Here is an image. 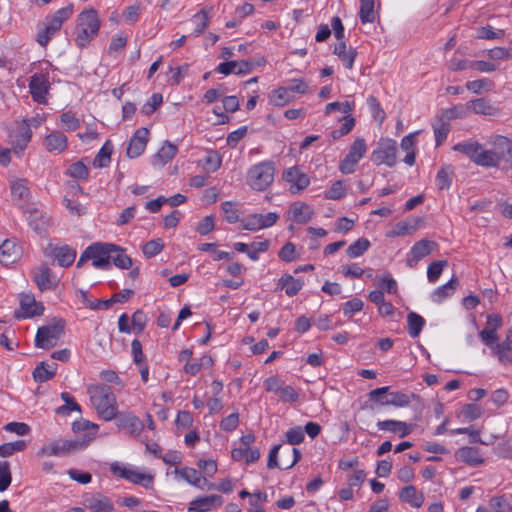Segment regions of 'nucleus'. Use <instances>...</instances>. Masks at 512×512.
I'll return each instance as SVG.
<instances>
[{
  "label": "nucleus",
  "instance_id": "obj_26",
  "mask_svg": "<svg viewBox=\"0 0 512 512\" xmlns=\"http://www.w3.org/2000/svg\"><path fill=\"white\" fill-rule=\"evenodd\" d=\"M48 255L56 260L59 266L69 267L74 263L77 252L68 245H57L50 248Z\"/></svg>",
  "mask_w": 512,
  "mask_h": 512
},
{
  "label": "nucleus",
  "instance_id": "obj_12",
  "mask_svg": "<svg viewBox=\"0 0 512 512\" xmlns=\"http://www.w3.org/2000/svg\"><path fill=\"white\" fill-rule=\"evenodd\" d=\"M32 137V131L29 128L27 121H21L9 133V144L12 147L13 153L20 157L26 149Z\"/></svg>",
  "mask_w": 512,
  "mask_h": 512
},
{
  "label": "nucleus",
  "instance_id": "obj_23",
  "mask_svg": "<svg viewBox=\"0 0 512 512\" xmlns=\"http://www.w3.org/2000/svg\"><path fill=\"white\" fill-rule=\"evenodd\" d=\"M22 255V249L15 238L6 239L0 245V263L8 266Z\"/></svg>",
  "mask_w": 512,
  "mask_h": 512
},
{
  "label": "nucleus",
  "instance_id": "obj_1",
  "mask_svg": "<svg viewBox=\"0 0 512 512\" xmlns=\"http://www.w3.org/2000/svg\"><path fill=\"white\" fill-rule=\"evenodd\" d=\"M99 426L88 420L81 419L73 423L72 429L79 435L76 439L58 438L44 444L38 451L40 456L63 457L71 452L84 449L96 437Z\"/></svg>",
  "mask_w": 512,
  "mask_h": 512
},
{
  "label": "nucleus",
  "instance_id": "obj_59",
  "mask_svg": "<svg viewBox=\"0 0 512 512\" xmlns=\"http://www.w3.org/2000/svg\"><path fill=\"white\" fill-rule=\"evenodd\" d=\"M482 414V409L476 404H466L461 411L458 413V418H462L463 421H474L478 419Z\"/></svg>",
  "mask_w": 512,
  "mask_h": 512
},
{
  "label": "nucleus",
  "instance_id": "obj_61",
  "mask_svg": "<svg viewBox=\"0 0 512 512\" xmlns=\"http://www.w3.org/2000/svg\"><path fill=\"white\" fill-rule=\"evenodd\" d=\"M112 149L108 143L98 151L97 155L93 160V166L96 168H103L109 165L111 159Z\"/></svg>",
  "mask_w": 512,
  "mask_h": 512
},
{
  "label": "nucleus",
  "instance_id": "obj_6",
  "mask_svg": "<svg viewBox=\"0 0 512 512\" xmlns=\"http://www.w3.org/2000/svg\"><path fill=\"white\" fill-rule=\"evenodd\" d=\"M275 165L272 161H262L247 171L246 182L255 191H265L274 181Z\"/></svg>",
  "mask_w": 512,
  "mask_h": 512
},
{
  "label": "nucleus",
  "instance_id": "obj_36",
  "mask_svg": "<svg viewBox=\"0 0 512 512\" xmlns=\"http://www.w3.org/2000/svg\"><path fill=\"white\" fill-rule=\"evenodd\" d=\"M468 107L470 109V113L484 116H495L499 112V109L486 98L470 100L468 101Z\"/></svg>",
  "mask_w": 512,
  "mask_h": 512
},
{
  "label": "nucleus",
  "instance_id": "obj_7",
  "mask_svg": "<svg viewBox=\"0 0 512 512\" xmlns=\"http://www.w3.org/2000/svg\"><path fill=\"white\" fill-rule=\"evenodd\" d=\"M110 471L114 476L125 479L130 483L141 485L146 489L151 488L153 485V475L142 472L139 468L128 463L115 461L110 464Z\"/></svg>",
  "mask_w": 512,
  "mask_h": 512
},
{
  "label": "nucleus",
  "instance_id": "obj_18",
  "mask_svg": "<svg viewBox=\"0 0 512 512\" xmlns=\"http://www.w3.org/2000/svg\"><path fill=\"white\" fill-rule=\"evenodd\" d=\"M436 247V243L427 240L422 239L413 244L410 251L407 253L406 256V264L410 268H414L420 260H422L424 257L428 256L433 249Z\"/></svg>",
  "mask_w": 512,
  "mask_h": 512
},
{
  "label": "nucleus",
  "instance_id": "obj_62",
  "mask_svg": "<svg viewBox=\"0 0 512 512\" xmlns=\"http://www.w3.org/2000/svg\"><path fill=\"white\" fill-rule=\"evenodd\" d=\"M66 173L70 177L79 180H85L89 176V170L82 161L71 164Z\"/></svg>",
  "mask_w": 512,
  "mask_h": 512
},
{
  "label": "nucleus",
  "instance_id": "obj_56",
  "mask_svg": "<svg viewBox=\"0 0 512 512\" xmlns=\"http://www.w3.org/2000/svg\"><path fill=\"white\" fill-rule=\"evenodd\" d=\"M448 266L446 260L433 261L427 268V279L430 283H436L441 276L443 269Z\"/></svg>",
  "mask_w": 512,
  "mask_h": 512
},
{
  "label": "nucleus",
  "instance_id": "obj_4",
  "mask_svg": "<svg viewBox=\"0 0 512 512\" xmlns=\"http://www.w3.org/2000/svg\"><path fill=\"white\" fill-rule=\"evenodd\" d=\"M73 14V5L60 8L53 14L45 17L42 24L38 27L36 41L41 47H46L50 40L61 29L63 23Z\"/></svg>",
  "mask_w": 512,
  "mask_h": 512
},
{
  "label": "nucleus",
  "instance_id": "obj_31",
  "mask_svg": "<svg viewBox=\"0 0 512 512\" xmlns=\"http://www.w3.org/2000/svg\"><path fill=\"white\" fill-rule=\"evenodd\" d=\"M418 134H419V131L412 132V133L404 136L400 143V147H401L402 151L405 152V157H404L403 161L408 166H413L415 164L416 153H417L416 137Z\"/></svg>",
  "mask_w": 512,
  "mask_h": 512
},
{
  "label": "nucleus",
  "instance_id": "obj_21",
  "mask_svg": "<svg viewBox=\"0 0 512 512\" xmlns=\"http://www.w3.org/2000/svg\"><path fill=\"white\" fill-rule=\"evenodd\" d=\"M223 498L220 495L212 494L193 499L188 506V512H211L221 507Z\"/></svg>",
  "mask_w": 512,
  "mask_h": 512
},
{
  "label": "nucleus",
  "instance_id": "obj_43",
  "mask_svg": "<svg viewBox=\"0 0 512 512\" xmlns=\"http://www.w3.org/2000/svg\"><path fill=\"white\" fill-rule=\"evenodd\" d=\"M57 370V364H47L45 362L39 363L34 371H33V378L36 382H46L52 379Z\"/></svg>",
  "mask_w": 512,
  "mask_h": 512
},
{
  "label": "nucleus",
  "instance_id": "obj_51",
  "mask_svg": "<svg viewBox=\"0 0 512 512\" xmlns=\"http://www.w3.org/2000/svg\"><path fill=\"white\" fill-rule=\"evenodd\" d=\"M110 261L120 269H129L132 266L131 258L125 253V250L116 245V250H113Z\"/></svg>",
  "mask_w": 512,
  "mask_h": 512
},
{
  "label": "nucleus",
  "instance_id": "obj_32",
  "mask_svg": "<svg viewBox=\"0 0 512 512\" xmlns=\"http://www.w3.org/2000/svg\"><path fill=\"white\" fill-rule=\"evenodd\" d=\"M493 353L500 363L504 365L512 363V327L507 330L505 340L496 344Z\"/></svg>",
  "mask_w": 512,
  "mask_h": 512
},
{
  "label": "nucleus",
  "instance_id": "obj_64",
  "mask_svg": "<svg viewBox=\"0 0 512 512\" xmlns=\"http://www.w3.org/2000/svg\"><path fill=\"white\" fill-rule=\"evenodd\" d=\"M452 182V171L448 167L441 168L436 175L435 183L439 190L448 189Z\"/></svg>",
  "mask_w": 512,
  "mask_h": 512
},
{
  "label": "nucleus",
  "instance_id": "obj_25",
  "mask_svg": "<svg viewBox=\"0 0 512 512\" xmlns=\"http://www.w3.org/2000/svg\"><path fill=\"white\" fill-rule=\"evenodd\" d=\"M455 458L471 467H478L484 463L480 449L474 446H464L455 451Z\"/></svg>",
  "mask_w": 512,
  "mask_h": 512
},
{
  "label": "nucleus",
  "instance_id": "obj_57",
  "mask_svg": "<svg viewBox=\"0 0 512 512\" xmlns=\"http://www.w3.org/2000/svg\"><path fill=\"white\" fill-rule=\"evenodd\" d=\"M492 87H493V82L487 78L468 81L466 83L467 90H469L470 92H472L474 94L488 92L492 89Z\"/></svg>",
  "mask_w": 512,
  "mask_h": 512
},
{
  "label": "nucleus",
  "instance_id": "obj_33",
  "mask_svg": "<svg viewBox=\"0 0 512 512\" xmlns=\"http://www.w3.org/2000/svg\"><path fill=\"white\" fill-rule=\"evenodd\" d=\"M214 360L209 354H203L200 358H193L189 363L183 365V371L189 376H196L202 370L211 369Z\"/></svg>",
  "mask_w": 512,
  "mask_h": 512
},
{
  "label": "nucleus",
  "instance_id": "obj_46",
  "mask_svg": "<svg viewBox=\"0 0 512 512\" xmlns=\"http://www.w3.org/2000/svg\"><path fill=\"white\" fill-rule=\"evenodd\" d=\"M348 186L344 180L332 182L331 186L324 192L323 197L328 200H340L347 195Z\"/></svg>",
  "mask_w": 512,
  "mask_h": 512
},
{
  "label": "nucleus",
  "instance_id": "obj_17",
  "mask_svg": "<svg viewBox=\"0 0 512 512\" xmlns=\"http://www.w3.org/2000/svg\"><path fill=\"white\" fill-rule=\"evenodd\" d=\"M33 280L41 291L55 290L59 284L58 277L46 264L34 269Z\"/></svg>",
  "mask_w": 512,
  "mask_h": 512
},
{
  "label": "nucleus",
  "instance_id": "obj_52",
  "mask_svg": "<svg viewBox=\"0 0 512 512\" xmlns=\"http://www.w3.org/2000/svg\"><path fill=\"white\" fill-rule=\"evenodd\" d=\"M268 501V495L266 492L257 491L251 495V499L248 500L247 512H264V503Z\"/></svg>",
  "mask_w": 512,
  "mask_h": 512
},
{
  "label": "nucleus",
  "instance_id": "obj_60",
  "mask_svg": "<svg viewBox=\"0 0 512 512\" xmlns=\"http://www.w3.org/2000/svg\"><path fill=\"white\" fill-rule=\"evenodd\" d=\"M477 37L487 40L502 39L505 37V31L503 29H495L491 25H486L478 28Z\"/></svg>",
  "mask_w": 512,
  "mask_h": 512
},
{
  "label": "nucleus",
  "instance_id": "obj_9",
  "mask_svg": "<svg viewBox=\"0 0 512 512\" xmlns=\"http://www.w3.org/2000/svg\"><path fill=\"white\" fill-rule=\"evenodd\" d=\"M397 142L390 138L380 139L371 153V161L379 166L393 167L397 163Z\"/></svg>",
  "mask_w": 512,
  "mask_h": 512
},
{
  "label": "nucleus",
  "instance_id": "obj_35",
  "mask_svg": "<svg viewBox=\"0 0 512 512\" xmlns=\"http://www.w3.org/2000/svg\"><path fill=\"white\" fill-rule=\"evenodd\" d=\"M399 499L413 508H420L424 503V494L413 485L403 487L399 492Z\"/></svg>",
  "mask_w": 512,
  "mask_h": 512
},
{
  "label": "nucleus",
  "instance_id": "obj_34",
  "mask_svg": "<svg viewBox=\"0 0 512 512\" xmlns=\"http://www.w3.org/2000/svg\"><path fill=\"white\" fill-rule=\"evenodd\" d=\"M333 53L337 55L346 69H352L357 56V51L353 47H347L345 42L340 41L335 44Z\"/></svg>",
  "mask_w": 512,
  "mask_h": 512
},
{
  "label": "nucleus",
  "instance_id": "obj_40",
  "mask_svg": "<svg viewBox=\"0 0 512 512\" xmlns=\"http://www.w3.org/2000/svg\"><path fill=\"white\" fill-rule=\"evenodd\" d=\"M294 100L287 87L279 86L268 95V103L273 107H283Z\"/></svg>",
  "mask_w": 512,
  "mask_h": 512
},
{
  "label": "nucleus",
  "instance_id": "obj_55",
  "mask_svg": "<svg viewBox=\"0 0 512 512\" xmlns=\"http://www.w3.org/2000/svg\"><path fill=\"white\" fill-rule=\"evenodd\" d=\"M27 443L25 440H17L0 445V456L3 458L9 457L16 452L25 450Z\"/></svg>",
  "mask_w": 512,
  "mask_h": 512
},
{
  "label": "nucleus",
  "instance_id": "obj_11",
  "mask_svg": "<svg viewBox=\"0 0 512 512\" xmlns=\"http://www.w3.org/2000/svg\"><path fill=\"white\" fill-rule=\"evenodd\" d=\"M367 152V144L363 138H357L352 143L348 154L339 164V171L342 174L348 175L352 174L360 162V160L364 157Z\"/></svg>",
  "mask_w": 512,
  "mask_h": 512
},
{
  "label": "nucleus",
  "instance_id": "obj_15",
  "mask_svg": "<svg viewBox=\"0 0 512 512\" xmlns=\"http://www.w3.org/2000/svg\"><path fill=\"white\" fill-rule=\"evenodd\" d=\"M29 92L32 99L39 104H46L50 90L49 76L45 73H35L29 80Z\"/></svg>",
  "mask_w": 512,
  "mask_h": 512
},
{
  "label": "nucleus",
  "instance_id": "obj_58",
  "mask_svg": "<svg viewBox=\"0 0 512 512\" xmlns=\"http://www.w3.org/2000/svg\"><path fill=\"white\" fill-rule=\"evenodd\" d=\"M480 146L481 145L477 142L468 141V142H461V143L456 144L453 147V149L455 151L465 154L474 162L476 155L480 149Z\"/></svg>",
  "mask_w": 512,
  "mask_h": 512
},
{
  "label": "nucleus",
  "instance_id": "obj_8",
  "mask_svg": "<svg viewBox=\"0 0 512 512\" xmlns=\"http://www.w3.org/2000/svg\"><path fill=\"white\" fill-rule=\"evenodd\" d=\"M64 333V321L54 319L51 323L38 328L35 336V346L41 349L55 347Z\"/></svg>",
  "mask_w": 512,
  "mask_h": 512
},
{
  "label": "nucleus",
  "instance_id": "obj_37",
  "mask_svg": "<svg viewBox=\"0 0 512 512\" xmlns=\"http://www.w3.org/2000/svg\"><path fill=\"white\" fill-rule=\"evenodd\" d=\"M291 219L297 224H305L311 220L313 209L304 202H294L289 210Z\"/></svg>",
  "mask_w": 512,
  "mask_h": 512
},
{
  "label": "nucleus",
  "instance_id": "obj_24",
  "mask_svg": "<svg viewBox=\"0 0 512 512\" xmlns=\"http://www.w3.org/2000/svg\"><path fill=\"white\" fill-rule=\"evenodd\" d=\"M83 504L91 512H114L115 507L111 499L103 494H87Z\"/></svg>",
  "mask_w": 512,
  "mask_h": 512
},
{
  "label": "nucleus",
  "instance_id": "obj_14",
  "mask_svg": "<svg viewBox=\"0 0 512 512\" xmlns=\"http://www.w3.org/2000/svg\"><path fill=\"white\" fill-rule=\"evenodd\" d=\"M283 180L289 185L291 194H299L310 185V177L299 166H292L283 171Z\"/></svg>",
  "mask_w": 512,
  "mask_h": 512
},
{
  "label": "nucleus",
  "instance_id": "obj_47",
  "mask_svg": "<svg viewBox=\"0 0 512 512\" xmlns=\"http://www.w3.org/2000/svg\"><path fill=\"white\" fill-rule=\"evenodd\" d=\"M491 144L495 148V151L502 160L507 154H510L512 151V145L509 138L502 136V135H496L492 138Z\"/></svg>",
  "mask_w": 512,
  "mask_h": 512
},
{
  "label": "nucleus",
  "instance_id": "obj_53",
  "mask_svg": "<svg viewBox=\"0 0 512 512\" xmlns=\"http://www.w3.org/2000/svg\"><path fill=\"white\" fill-rule=\"evenodd\" d=\"M370 247V241L366 238H359L353 242L346 250L348 257L358 258L362 256Z\"/></svg>",
  "mask_w": 512,
  "mask_h": 512
},
{
  "label": "nucleus",
  "instance_id": "obj_22",
  "mask_svg": "<svg viewBox=\"0 0 512 512\" xmlns=\"http://www.w3.org/2000/svg\"><path fill=\"white\" fill-rule=\"evenodd\" d=\"M423 224V218L412 217L404 221L396 223L391 230L386 232V237H402L406 235H412L415 233Z\"/></svg>",
  "mask_w": 512,
  "mask_h": 512
},
{
  "label": "nucleus",
  "instance_id": "obj_20",
  "mask_svg": "<svg viewBox=\"0 0 512 512\" xmlns=\"http://www.w3.org/2000/svg\"><path fill=\"white\" fill-rule=\"evenodd\" d=\"M149 141V130L141 127L135 131L127 146V156L129 158H137L143 154Z\"/></svg>",
  "mask_w": 512,
  "mask_h": 512
},
{
  "label": "nucleus",
  "instance_id": "obj_5",
  "mask_svg": "<svg viewBox=\"0 0 512 512\" xmlns=\"http://www.w3.org/2000/svg\"><path fill=\"white\" fill-rule=\"evenodd\" d=\"M116 250V245L107 242H94L90 244L81 254L77 267L80 268L83 264L91 260L92 266L96 269L106 270L110 268V258Z\"/></svg>",
  "mask_w": 512,
  "mask_h": 512
},
{
  "label": "nucleus",
  "instance_id": "obj_45",
  "mask_svg": "<svg viewBox=\"0 0 512 512\" xmlns=\"http://www.w3.org/2000/svg\"><path fill=\"white\" fill-rule=\"evenodd\" d=\"M457 279L452 277L447 283L437 287L431 294V300L435 303H440L447 297L451 296L457 286Z\"/></svg>",
  "mask_w": 512,
  "mask_h": 512
},
{
  "label": "nucleus",
  "instance_id": "obj_27",
  "mask_svg": "<svg viewBox=\"0 0 512 512\" xmlns=\"http://www.w3.org/2000/svg\"><path fill=\"white\" fill-rule=\"evenodd\" d=\"M377 427L381 431L396 434L399 438H404L412 433L413 426L400 420H381L377 422Z\"/></svg>",
  "mask_w": 512,
  "mask_h": 512
},
{
  "label": "nucleus",
  "instance_id": "obj_10",
  "mask_svg": "<svg viewBox=\"0 0 512 512\" xmlns=\"http://www.w3.org/2000/svg\"><path fill=\"white\" fill-rule=\"evenodd\" d=\"M389 387L376 388L369 392V399L378 401L382 406H394L397 408H403L410 405L412 400L415 398L413 393L404 392H390L386 398L381 399L380 396L387 393Z\"/></svg>",
  "mask_w": 512,
  "mask_h": 512
},
{
  "label": "nucleus",
  "instance_id": "obj_19",
  "mask_svg": "<svg viewBox=\"0 0 512 512\" xmlns=\"http://www.w3.org/2000/svg\"><path fill=\"white\" fill-rule=\"evenodd\" d=\"M116 425L119 429L125 430L131 436H138L144 429L143 422L132 412H117Z\"/></svg>",
  "mask_w": 512,
  "mask_h": 512
},
{
  "label": "nucleus",
  "instance_id": "obj_13",
  "mask_svg": "<svg viewBox=\"0 0 512 512\" xmlns=\"http://www.w3.org/2000/svg\"><path fill=\"white\" fill-rule=\"evenodd\" d=\"M278 219L279 214L276 212H268L266 214L254 213L241 220V227L244 230L256 232L272 227Z\"/></svg>",
  "mask_w": 512,
  "mask_h": 512
},
{
  "label": "nucleus",
  "instance_id": "obj_30",
  "mask_svg": "<svg viewBox=\"0 0 512 512\" xmlns=\"http://www.w3.org/2000/svg\"><path fill=\"white\" fill-rule=\"evenodd\" d=\"M175 474L178 475L183 480H185L190 485L199 489H205V487H207L209 483L207 479L204 476H202V474L198 470L194 468H176Z\"/></svg>",
  "mask_w": 512,
  "mask_h": 512
},
{
  "label": "nucleus",
  "instance_id": "obj_54",
  "mask_svg": "<svg viewBox=\"0 0 512 512\" xmlns=\"http://www.w3.org/2000/svg\"><path fill=\"white\" fill-rule=\"evenodd\" d=\"M359 17L362 23H372L375 20L374 0H361Z\"/></svg>",
  "mask_w": 512,
  "mask_h": 512
},
{
  "label": "nucleus",
  "instance_id": "obj_38",
  "mask_svg": "<svg viewBox=\"0 0 512 512\" xmlns=\"http://www.w3.org/2000/svg\"><path fill=\"white\" fill-rule=\"evenodd\" d=\"M11 195L14 202H26L30 197L28 181L24 178L10 180Z\"/></svg>",
  "mask_w": 512,
  "mask_h": 512
},
{
  "label": "nucleus",
  "instance_id": "obj_42",
  "mask_svg": "<svg viewBox=\"0 0 512 512\" xmlns=\"http://www.w3.org/2000/svg\"><path fill=\"white\" fill-rule=\"evenodd\" d=\"M488 503L494 512H512V493L495 495Z\"/></svg>",
  "mask_w": 512,
  "mask_h": 512
},
{
  "label": "nucleus",
  "instance_id": "obj_41",
  "mask_svg": "<svg viewBox=\"0 0 512 512\" xmlns=\"http://www.w3.org/2000/svg\"><path fill=\"white\" fill-rule=\"evenodd\" d=\"M501 162L500 156L492 151L485 150L482 146L476 155L474 163L482 167H497Z\"/></svg>",
  "mask_w": 512,
  "mask_h": 512
},
{
  "label": "nucleus",
  "instance_id": "obj_29",
  "mask_svg": "<svg viewBox=\"0 0 512 512\" xmlns=\"http://www.w3.org/2000/svg\"><path fill=\"white\" fill-rule=\"evenodd\" d=\"M43 145L49 153L58 155L66 150L67 137L59 131H54L44 138Z\"/></svg>",
  "mask_w": 512,
  "mask_h": 512
},
{
  "label": "nucleus",
  "instance_id": "obj_16",
  "mask_svg": "<svg viewBox=\"0 0 512 512\" xmlns=\"http://www.w3.org/2000/svg\"><path fill=\"white\" fill-rule=\"evenodd\" d=\"M44 306L41 302L36 301L32 294H23L20 297L19 308L15 311L17 319H28L43 314Z\"/></svg>",
  "mask_w": 512,
  "mask_h": 512
},
{
  "label": "nucleus",
  "instance_id": "obj_49",
  "mask_svg": "<svg viewBox=\"0 0 512 512\" xmlns=\"http://www.w3.org/2000/svg\"><path fill=\"white\" fill-rule=\"evenodd\" d=\"M60 397L65 404L57 408L56 412L58 414L69 415L71 412L81 411L80 405L75 401L74 397L71 396L68 392H62Z\"/></svg>",
  "mask_w": 512,
  "mask_h": 512
},
{
  "label": "nucleus",
  "instance_id": "obj_2",
  "mask_svg": "<svg viewBox=\"0 0 512 512\" xmlns=\"http://www.w3.org/2000/svg\"><path fill=\"white\" fill-rule=\"evenodd\" d=\"M75 43L80 48H86L97 37L101 20L98 11L93 7L81 11L76 20Z\"/></svg>",
  "mask_w": 512,
  "mask_h": 512
},
{
  "label": "nucleus",
  "instance_id": "obj_39",
  "mask_svg": "<svg viewBox=\"0 0 512 512\" xmlns=\"http://www.w3.org/2000/svg\"><path fill=\"white\" fill-rule=\"evenodd\" d=\"M304 286V281L300 278H294L289 274H284L279 280L277 287L285 291L289 297H293L299 293Z\"/></svg>",
  "mask_w": 512,
  "mask_h": 512
},
{
  "label": "nucleus",
  "instance_id": "obj_63",
  "mask_svg": "<svg viewBox=\"0 0 512 512\" xmlns=\"http://www.w3.org/2000/svg\"><path fill=\"white\" fill-rule=\"evenodd\" d=\"M364 302L359 298H353L343 304V315L351 319L356 313L363 310Z\"/></svg>",
  "mask_w": 512,
  "mask_h": 512
},
{
  "label": "nucleus",
  "instance_id": "obj_50",
  "mask_svg": "<svg viewBox=\"0 0 512 512\" xmlns=\"http://www.w3.org/2000/svg\"><path fill=\"white\" fill-rule=\"evenodd\" d=\"M191 22L194 25L192 35L198 37L201 35L208 26L209 16L205 10H201L193 15Z\"/></svg>",
  "mask_w": 512,
  "mask_h": 512
},
{
  "label": "nucleus",
  "instance_id": "obj_44",
  "mask_svg": "<svg viewBox=\"0 0 512 512\" xmlns=\"http://www.w3.org/2000/svg\"><path fill=\"white\" fill-rule=\"evenodd\" d=\"M231 456L234 460H245L247 464L254 463L260 457L258 448L251 447H237L232 450Z\"/></svg>",
  "mask_w": 512,
  "mask_h": 512
},
{
  "label": "nucleus",
  "instance_id": "obj_28",
  "mask_svg": "<svg viewBox=\"0 0 512 512\" xmlns=\"http://www.w3.org/2000/svg\"><path fill=\"white\" fill-rule=\"evenodd\" d=\"M178 148L170 141H165L160 149L153 155L151 164L154 167H164L175 157Z\"/></svg>",
  "mask_w": 512,
  "mask_h": 512
},
{
  "label": "nucleus",
  "instance_id": "obj_48",
  "mask_svg": "<svg viewBox=\"0 0 512 512\" xmlns=\"http://www.w3.org/2000/svg\"><path fill=\"white\" fill-rule=\"evenodd\" d=\"M407 322L409 335L412 338L418 337L425 325L424 318L415 312H410L407 316Z\"/></svg>",
  "mask_w": 512,
  "mask_h": 512
},
{
  "label": "nucleus",
  "instance_id": "obj_3",
  "mask_svg": "<svg viewBox=\"0 0 512 512\" xmlns=\"http://www.w3.org/2000/svg\"><path fill=\"white\" fill-rule=\"evenodd\" d=\"M90 401L98 415L105 421L117 416V402L111 388L106 385H95L88 388Z\"/></svg>",
  "mask_w": 512,
  "mask_h": 512
}]
</instances>
